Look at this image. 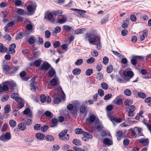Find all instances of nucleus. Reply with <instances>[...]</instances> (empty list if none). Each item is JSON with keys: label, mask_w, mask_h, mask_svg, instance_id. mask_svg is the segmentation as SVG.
Here are the masks:
<instances>
[{"label": "nucleus", "mask_w": 151, "mask_h": 151, "mask_svg": "<svg viewBox=\"0 0 151 151\" xmlns=\"http://www.w3.org/2000/svg\"><path fill=\"white\" fill-rule=\"evenodd\" d=\"M61 99L59 97H56L54 99L53 102L55 104H57L60 102Z\"/></svg>", "instance_id": "58"}, {"label": "nucleus", "mask_w": 151, "mask_h": 151, "mask_svg": "<svg viewBox=\"0 0 151 151\" xmlns=\"http://www.w3.org/2000/svg\"><path fill=\"white\" fill-rule=\"evenodd\" d=\"M142 130L141 128H139L137 127H135L131 129V132L132 135L136 137L137 134L139 133Z\"/></svg>", "instance_id": "9"}, {"label": "nucleus", "mask_w": 151, "mask_h": 151, "mask_svg": "<svg viewBox=\"0 0 151 151\" xmlns=\"http://www.w3.org/2000/svg\"><path fill=\"white\" fill-rule=\"evenodd\" d=\"M51 35V32L49 30H46L45 31V36L46 38H49Z\"/></svg>", "instance_id": "56"}, {"label": "nucleus", "mask_w": 151, "mask_h": 151, "mask_svg": "<svg viewBox=\"0 0 151 151\" xmlns=\"http://www.w3.org/2000/svg\"><path fill=\"white\" fill-rule=\"evenodd\" d=\"M133 102V101L132 100L129 99L125 101L124 104L126 106H129L132 105V104Z\"/></svg>", "instance_id": "37"}, {"label": "nucleus", "mask_w": 151, "mask_h": 151, "mask_svg": "<svg viewBox=\"0 0 151 151\" xmlns=\"http://www.w3.org/2000/svg\"><path fill=\"white\" fill-rule=\"evenodd\" d=\"M46 97L44 94H42L40 97V101L41 103H44L46 101Z\"/></svg>", "instance_id": "53"}, {"label": "nucleus", "mask_w": 151, "mask_h": 151, "mask_svg": "<svg viewBox=\"0 0 151 151\" xmlns=\"http://www.w3.org/2000/svg\"><path fill=\"white\" fill-rule=\"evenodd\" d=\"M73 10H77L80 16L83 17L84 14L86 12L85 11L77 9H74Z\"/></svg>", "instance_id": "40"}, {"label": "nucleus", "mask_w": 151, "mask_h": 151, "mask_svg": "<svg viewBox=\"0 0 151 151\" xmlns=\"http://www.w3.org/2000/svg\"><path fill=\"white\" fill-rule=\"evenodd\" d=\"M36 6L35 3L34 2H32L31 4L27 6V11L30 15L34 14L36 9Z\"/></svg>", "instance_id": "4"}, {"label": "nucleus", "mask_w": 151, "mask_h": 151, "mask_svg": "<svg viewBox=\"0 0 151 151\" xmlns=\"http://www.w3.org/2000/svg\"><path fill=\"white\" fill-rule=\"evenodd\" d=\"M50 65L47 62H44L40 67L41 70H47L51 67Z\"/></svg>", "instance_id": "8"}, {"label": "nucleus", "mask_w": 151, "mask_h": 151, "mask_svg": "<svg viewBox=\"0 0 151 151\" xmlns=\"http://www.w3.org/2000/svg\"><path fill=\"white\" fill-rule=\"evenodd\" d=\"M68 132L67 129H65L59 134V136L60 139L65 141H68L69 139V135L66 134Z\"/></svg>", "instance_id": "3"}, {"label": "nucleus", "mask_w": 151, "mask_h": 151, "mask_svg": "<svg viewBox=\"0 0 151 151\" xmlns=\"http://www.w3.org/2000/svg\"><path fill=\"white\" fill-rule=\"evenodd\" d=\"M8 86L12 90H13L14 89V87H15L16 85L15 83L13 81H7Z\"/></svg>", "instance_id": "24"}, {"label": "nucleus", "mask_w": 151, "mask_h": 151, "mask_svg": "<svg viewBox=\"0 0 151 151\" xmlns=\"http://www.w3.org/2000/svg\"><path fill=\"white\" fill-rule=\"evenodd\" d=\"M15 23V22L14 21H12L9 22L7 24H6L4 27V30L5 32H7L8 31V29L9 27L13 26Z\"/></svg>", "instance_id": "17"}, {"label": "nucleus", "mask_w": 151, "mask_h": 151, "mask_svg": "<svg viewBox=\"0 0 151 151\" xmlns=\"http://www.w3.org/2000/svg\"><path fill=\"white\" fill-rule=\"evenodd\" d=\"M113 69V67L112 65H109L107 67L106 72L108 73H110L112 71Z\"/></svg>", "instance_id": "50"}, {"label": "nucleus", "mask_w": 151, "mask_h": 151, "mask_svg": "<svg viewBox=\"0 0 151 151\" xmlns=\"http://www.w3.org/2000/svg\"><path fill=\"white\" fill-rule=\"evenodd\" d=\"M44 114L47 117L51 118L53 117L52 114V113L49 111H46Z\"/></svg>", "instance_id": "45"}, {"label": "nucleus", "mask_w": 151, "mask_h": 151, "mask_svg": "<svg viewBox=\"0 0 151 151\" xmlns=\"http://www.w3.org/2000/svg\"><path fill=\"white\" fill-rule=\"evenodd\" d=\"M49 76L50 77H52L55 76V70L52 67H51L50 70L48 72Z\"/></svg>", "instance_id": "25"}, {"label": "nucleus", "mask_w": 151, "mask_h": 151, "mask_svg": "<svg viewBox=\"0 0 151 151\" xmlns=\"http://www.w3.org/2000/svg\"><path fill=\"white\" fill-rule=\"evenodd\" d=\"M35 77H33L31 79V83H30V89L32 91H35L36 90V85L37 84L35 81Z\"/></svg>", "instance_id": "10"}, {"label": "nucleus", "mask_w": 151, "mask_h": 151, "mask_svg": "<svg viewBox=\"0 0 151 151\" xmlns=\"http://www.w3.org/2000/svg\"><path fill=\"white\" fill-rule=\"evenodd\" d=\"M136 108V107L134 105H132L129 107H128L125 109L126 111H127L129 109V111L134 112Z\"/></svg>", "instance_id": "39"}, {"label": "nucleus", "mask_w": 151, "mask_h": 151, "mask_svg": "<svg viewBox=\"0 0 151 151\" xmlns=\"http://www.w3.org/2000/svg\"><path fill=\"white\" fill-rule=\"evenodd\" d=\"M73 149L75 151H85V150L80 147H78L76 146H74L73 147Z\"/></svg>", "instance_id": "63"}, {"label": "nucleus", "mask_w": 151, "mask_h": 151, "mask_svg": "<svg viewBox=\"0 0 151 151\" xmlns=\"http://www.w3.org/2000/svg\"><path fill=\"white\" fill-rule=\"evenodd\" d=\"M98 94L100 96H102L104 95V92L103 90L101 89H99L98 91Z\"/></svg>", "instance_id": "61"}, {"label": "nucleus", "mask_w": 151, "mask_h": 151, "mask_svg": "<svg viewBox=\"0 0 151 151\" xmlns=\"http://www.w3.org/2000/svg\"><path fill=\"white\" fill-rule=\"evenodd\" d=\"M3 71L6 74L10 75L11 74L9 71L10 68L8 65H4L3 66Z\"/></svg>", "instance_id": "14"}, {"label": "nucleus", "mask_w": 151, "mask_h": 151, "mask_svg": "<svg viewBox=\"0 0 151 151\" xmlns=\"http://www.w3.org/2000/svg\"><path fill=\"white\" fill-rule=\"evenodd\" d=\"M122 131L121 130H119L117 132L116 136L118 140H120L122 138Z\"/></svg>", "instance_id": "34"}, {"label": "nucleus", "mask_w": 151, "mask_h": 151, "mask_svg": "<svg viewBox=\"0 0 151 151\" xmlns=\"http://www.w3.org/2000/svg\"><path fill=\"white\" fill-rule=\"evenodd\" d=\"M58 120L57 119L53 118L52 119V123L53 124V125L52 127H54L58 125Z\"/></svg>", "instance_id": "49"}, {"label": "nucleus", "mask_w": 151, "mask_h": 151, "mask_svg": "<svg viewBox=\"0 0 151 151\" xmlns=\"http://www.w3.org/2000/svg\"><path fill=\"white\" fill-rule=\"evenodd\" d=\"M41 125L40 124H35L34 126V129L36 130H38L41 129Z\"/></svg>", "instance_id": "55"}, {"label": "nucleus", "mask_w": 151, "mask_h": 151, "mask_svg": "<svg viewBox=\"0 0 151 151\" xmlns=\"http://www.w3.org/2000/svg\"><path fill=\"white\" fill-rule=\"evenodd\" d=\"M103 143L105 145L109 146L112 144V141L108 138H105L103 140Z\"/></svg>", "instance_id": "29"}, {"label": "nucleus", "mask_w": 151, "mask_h": 151, "mask_svg": "<svg viewBox=\"0 0 151 151\" xmlns=\"http://www.w3.org/2000/svg\"><path fill=\"white\" fill-rule=\"evenodd\" d=\"M96 119V117L95 115L92 114L89 117L88 120V122L89 123H93L95 121Z\"/></svg>", "instance_id": "26"}, {"label": "nucleus", "mask_w": 151, "mask_h": 151, "mask_svg": "<svg viewBox=\"0 0 151 151\" xmlns=\"http://www.w3.org/2000/svg\"><path fill=\"white\" fill-rule=\"evenodd\" d=\"M4 111L5 114H7L10 111L11 106L9 104L6 105L4 107Z\"/></svg>", "instance_id": "32"}, {"label": "nucleus", "mask_w": 151, "mask_h": 151, "mask_svg": "<svg viewBox=\"0 0 151 151\" xmlns=\"http://www.w3.org/2000/svg\"><path fill=\"white\" fill-rule=\"evenodd\" d=\"M50 83L52 86H55V89L58 92V95L59 96V93L62 95V97L63 99L65 98V95L62 91L61 87L58 85L59 84V79L56 76H55L54 78L51 79Z\"/></svg>", "instance_id": "1"}, {"label": "nucleus", "mask_w": 151, "mask_h": 151, "mask_svg": "<svg viewBox=\"0 0 151 151\" xmlns=\"http://www.w3.org/2000/svg\"><path fill=\"white\" fill-rule=\"evenodd\" d=\"M62 29L64 31L70 32L71 31L72 27L67 25H64L63 26Z\"/></svg>", "instance_id": "27"}, {"label": "nucleus", "mask_w": 151, "mask_h": 151, "mask_svg": "<svg viewBox=\"0 0 151 151\" xmlns=\"http://www.w3.org/2000/svg\"><path fill=\"white\" fill-rule=\"evenodd\" d=\"M10 126L11 127H14L16 125V122L13 119L10 120L9 121Z\"/></svg>", "instance_id": "43"}, {"label": "nucleus", "mask_w": 151, "mask_h": 151, "mask_svg": "<svg viewBox=\"0 0 151 151\" xmlns=\"http://www.w3.org/2000/svg\"><path fill=\"white\" fill-rule=\"evenodd\" d=\"M83 63V60L80 59L78 60L75 63V65L77 66H80Z\"/></svg>", "instance_id": "47"}, {"label": "nucleus", "mask_w": 151, "mask_h": 151, "mask_svg": "<svg viewBox=\"0 0 151 151\" xmlns=\"http://www.w3.org/2000/svg\"><path fill=\"white\" fill-rule=\"evenodd\" d=\"M18 127L19 129L21 131H24L27 128V127L25 124L21 123L18 124Z\"/></svg>", "instance_id": "23"}, {"label": "nucleus", "mask_w": 151, "mask_h": 151, "mask_svg": "<svg viewBox=\"0 0 151 151\" xmlns=\"http://www.w3.org/2000/svg\"><path fill=\"white\" fill-rule=\"evenodd\" d=\"M35 137L37 139L42 140L44 139L45 136L43 134L39 132L36 134Z\"/></svg>", "instance_id": "20"}, {"label": "nucleus", "mask_w": 151, "mask_h": 151, "mask_svg": "<svg viewBox=\"0 0 151 151\" xmlns=\"http://www.w3.org/2000/svg\"><path fill=\"white\" fill-rule=\"evenodd\" d=\"M124 75V76H128L130 78L133 77L134 76V74L132 71H124L123 73Z\"/></svg>", "instance_id": "19"}, {"label": "nucleus", "mask_w": 151, "mask_h": 151, "mask_svg": "<svg viewBox=\"0 0 151 151\" xmlns=\"http://www.w3.org/2000/svg\"><path fill=\"white\" fill-rule=\"evenodd\" d=\"M142 56L137 55L133 56L131 60V64L133 65H136L138 60L142 59Z\"/></svg>", "instance_id": "7"}, {"label": "nucleus", "mask_w": 151, "mask_h": 151, "mask_svg": "<svg viewBox=\"0 0 151 151\" xmlns=\"http://www.w3.org/2000/svg\"><path fill=\"white\" fill-rule=\"evenodd\" d=\"M23 114L27 115L29 118L32 117V112L29 108L25 109L23 111Z\"/></svg>", "instance_id": "16"}, {"label": "nucleus", "mask_w": 151, "mask_h": 151, "mask_svg": "<svg viewBox=\"0 0 151 151\" xmlns=\"http://www.w3.org/2000/svg\"><path fill=\"white\" fill-rule=\"evenodd\" d=\"M18 94L17 93H13L11 94V97L12 99H17L18 98Z\"/></svg>", "instance_id": "57"}, {"label": "nucleus", "mask_w": 151, "mask_h": 151, "mask_svg": "<svg viewBox=\"0 0 151 151\" xmlns=\"http://www.w3.org/2000/svg\"><path fill=\"white\" fill-rule=\"evenodd\" d=\"M109 62V58L107 57H104L103 58V63L105 65L107 64Z\"/></svg>", "instance_id": "59"}, {"label": "nucleus", "mask_w": 151, "mask_h": 151, "mask_svg": "<svg viewBox=\"0 0 151 151\" xmlns=\"http://www.w3.org/2000/svg\"><path fill=\"white\" fill-rule=\"evenodd\" d=\"M16 47V45L15 43H12L10 45L9 48V52L10 54L14 53H15V49Z\"/></svg>", "instance_id": "18"}, {"label": "nucleus", "mask_w": 151, "mask_h": 151, "mask_svg": "<svg viewBox=\"0 0 151 151\" xmlns=\"http://www.w3.org/2000/svg\"><path fill=\"white\" fill-rule=\"evenodd\" d=\"M52 13L55 16H60L63 14V11L59 10H54L53 11Z\"/></svg>", "instance_id": "28"}, {"label": "nucleus", "mask_w": 151, "mask_h": 151, "mask_svg": "<svg viewBox=\"0 0 151 151\" xmlns=\"http://www.w3.org/2000/svg\"><path fill=\"white\" fill-rule=\"evenodd\" d=\"M15 101L19 103L18 106L20 109L22 108L24 106V100L21 97H18L17 99H16Z\"/></svg>", "instance_id": "11"}, {"label": "nucleus", "mask_w": 151, "mask_h": 151, "mask_svg": "<svg viewBox=\"0 0 151 151\" xmlns=\"http://www.w3.org/2000/svg\"><path fill=\"white\" fill-rule=\"evenodd\" d=\"M95 60V58L91 57L87 60V63L88 64H91L94 63Z\"/></svg>", "instance_id": "46"}, {"label": "nucleus", "mask_w": 151, "mask_h": 151, "mask_svg": "<svg viewBox=\"0 0 151 151\" xmlns=\"http://www.w3.org/2000/svg\"><path fill=\"white\" fill-rule=\"evenodd\" d=\"M53 14L52 12L47 11L45 13L44 19L50 21L52 23H54L55 21L53 18Z\"/></svg>", "instance_id": "5"}, {"label": "nucleus", "mask_w": 151, "mask_h": 151, "mask_svg": "<svg viewBox=\"0 0 151 151\" xmlns=\"http://www.w3.org/2000/svg\"><path fill=\"white\" fill-rule=\"evenodd\" d=\"M45 138L47 141L50 142L53 141L55 139V138L53 136L50 135H47Z\"/></svg>", "instance_id": "38"}, {"label": "nucleus", "mask_w": 151, "mask_h": 151, "mask_svg": "<svg viewBox=\"0 0 151 151\" xmlns=\"http://www.w3.org/2000/svg\"><path fill=\"white\" fill-rule=\"evenodd\" d=\"M124 93L125 95L127 96H129L131 94V92L130 90L127 89L124 90Z\"/></svg>", "instance_id": "64"}, {"label": "nucleus", "mask_w": 151, "mask_h": 151, "mask_svg": "<svg viewBox=\"0 0 151 151\" xmlns=\"http://www.w3.org/2000/svg\"><path fill=\"white\" fill-rule=\"evenodd\" d=\"M86 38H88V41L90 43L94 45V43L96 40H99L100 39L99 37L95 35L94 34H91L90 33H87L86 34Z\"/></svg>", "instance_id": "2"}, {"label": "nucleus", "mask_w": 151, "mask_h": 151, "mask_svg": "<svg viewBox=\"0 0 151 151\" xmlns=\"http://www.w3.org/2000/svg\"><path fill=\"white\" fill-rule=\"evenodd\" d=\"M67 17L66 16L63 15V17L59 19L57 21V22L60 24H63L65 23L67 21Z\"/></svg>", "instance_id": "13"}, {"label": "nucleus", "mask_w": 151, "mask_h": 151, "mask_svg": "<svg viewBox=\"0 0 151 151\" xmlns=\"http://www.w3.org/2000/svg\"><path fill=\"white\" fill-rule=\"evenodd\" d=\"M138 96L142 98H145L146 97V94L142 92H139L138 93Z\"/></svg>", "instance_id": "60"}, {"label": "nucleus", "mask_w": 151, "mask_h": 151, "mask_svg": "<svg viewBox=\"0 0 151 151\" xmlns=\"http://www.w3.org/2000/svg\"><path fill=\"white\" fill-rule=\"evenodd\" d=\"M139 142H141L144 146L148 145L149 144V140L147 138H142L139 139Z\"/></svg>", "instance_id": "15"}, {"label": "nucleus", "mask_w": 151, "mask_h": 151, "mask_svg": "<svg viewBox=\"0 0 151 151\" xmlns=\"http://www.w3.org/2000/svg\"><path fill=\"white\" fill-rule=\"evenodd\" d=\"M11 138V134L9 132H7L4 135H2L0 137V140L3 142L7 141Z\"/></svg>", "instance_id": "6"}, {"label": "nucleus", "mask_w": 151, "mask_h": 151, "mask_svg": "<svg viewBox=\"0 0 151 151\" xmlns=\"http://www.w3.org/2000/svg\"><path fill=\"white\" fill-rule=\"evenodd\" d=\"M7 50V48L4 46L2 43H0V52L4 53L6 52Z\"/></svg>", "instance_id": "30"}, {"label": "nucleus", "mask_w": 151, "mask_h": 151, "mask_svg": "<svg viewBox=\"0 0 151 151\" xmlns=\"http://www.w3.org/2000/svg\"><path fill=\"white\" fill-rule=\"evenodd\" d=\"M93 73V70L91 69H88L85 72L86 75L87 76L91 75Z\"/></svg>", "instance_id": "48"}, {"label": "nucleus", "mask_w": 151, "mask_h": 151, "mask_svg": "<svg viewBox=\"0 0 151 151\" xmlns=\"http://www.w3.org/2000/svg\"><path fill=\"white\" fill-rule=\"evenodd\" d=\"M42 61L40 60H37L34 62V64L35 66L38 67L42 63Z\"/></svg>", "instance_id": "51"}, {"label": "nucleus", "mask_w": 151, "mask_h": 151, "mask_svg": "<svg viewBox=\"0 0 151 151\" xmlns=\"http://www.w3.org/2000/svg\"><path fill=\"white\" fill-rule=\"evenodd\" d=\"M101 86L102 88L105 90H106L108 88L107 84L104 82L102 83L101 84Z\"/></svg>", "instance_id": "54"}, {"label": "nucleus", "mask_w": 151, "mask_h": 151, "mask_svg": "<svg viewBox=\"0 0 151 151\" xmlns=\"http://www.w3.org/2000/svg\"><path fill=\"white\" fill-rule=\"evenodd\" d=\"M49 129V127L47 125H45L41 127V131L42 132H45L47 130Z\"/></svg>", "instance_id": "42"}, {"label": "nucleus", "mask_w": 151, "mask_h": 151, "mask_svg": "<svg viewBox=\"0 0 151 151\" xmlns=\"http://www.w3.org/2000/svg\"><path fill=\"white\" fill-rule=\"evenodd\" d=\"M122 103V99L119 96L117 97L113 101L114 104L119 105H121Z\"/></svg>", "instance_id": "21"}, {"label": "nucleus", "mask_w": 151, "mask_h": 151, "mask_svg": "<svg viewBox=\"0 0 151 151\" xmlns=\"http://www.w3.org/2000/svg\"><path fill=\"white\" fill-rule=\"evenodd\" d=\"M83 135L84 137L88 139H91L93 137L92 134L88 133L86 132H83Z\"/></svg>", "instance_id": "33"}, {"label": "nucleus", "mask_w": 151, "mask_h": 151, "mask_svg": "<svg viewBox=\"0 0 151 151\" xmlns=\"http://www.w3.org/2000/svg\"><path fill=\"white\" fill-rule=\"evenodd\" d=\"M75 132L77 134H81L83 133L84 132H83V130L80 128H77L75 130Z\"/></svg>", "instance_id": "52"}, {"label": "nucleus", "mask_w": 151, "mask_h": 151, "mask_svg": "<svg viewBox=\"0 0 151 151\" xmlns=\"http://www.w3.org/2000/svg\"><path fill=\"white\" fill-rule=\"evenodd\" d=\"M81 72V70L79 68H75L72 71L73 73L75 75H77L80 74Z\"/></svg>", "instance_id": "31"}, {"label": "nucleus", "mask_w": 151, "mask_h": 151, "mask_svg": "<svg viewBox=\"0 0 151 151\" xmlns=\"http://www.w3.org/2000/svg\"><path fill=\"white\" fill-rule=\"evenodd\" d=\"M28 41L30 44H32L34 43L35 42V37L33 36L30 37L28 39Z\"/></svg>", "instance_id": "44"}, {"label": "nucleus", "mask_w": 151, "mask_h": 151, "mask_svg": "<svg viewBox=\"0 0 151 151\" xmlns=\"http://www.w3.org/2000/svg\"><path fill=\"white\" fill-rule=\"evenodd\" d=\"M73 144L77 146H80L81 144V141L78 139H74L73 141Z\"/></svg>", "instance_id": "41"}, {"label": "nucleus", "mask_w": 151, "mask_h": 151, "mask_svg": "<svg viewBox=\"0 0 151 151\" xmlns=\"http://www.w3.org/2000/svg\"><path fill=\"white\" fill-rule=\"evenodd\" d=\"M85 31V28L78 29L75 30V33L76 34H80L84 33Z\"/></svg>", "instance_id": "35"}, {"label": "nucleus", "mask_w": 151, "mask_h": 151, "mask_svg": "<svg viewBox=\"0 0 151 151\" xmlns=\"http://www.w3.org/2000/svg\"><path fill=\"white\" fill-rule=\"evenodd\" d=\"M7 84V81H6L3 83V86L0 85V89L2 90V92L7 91L8 90L9 86Z\"/></svg>", "instance_id": "12"}, {"label": "nucleus", "mask_w": 151, "mask_h": 151, "mask_svg": "<svg viewBox=\"0 0 151 151\" xmlns=\"http://www.w3.org/2000/svg\"><path fill=\"white\" fill-rule=\"evenodd\" d=\"M109 118L110 120L112 122H115L117 123H120L122 122V119L120 118H114L113 116H109Z\"/></svg>", "instance_id": "22"}, {"label": "nucleus", "mask_w": 151, "mask_h": 151, "mask_svg": "<svg viewBox=\"0 0 151 151\" xmlns=\"http://www.w3.org/2000/svg\"><path fill=\"white\" fill-rule=\"evenodd\" d=\"M87 109L86 106L84 105H82L80 108V114H83L84 113Z\"/></svg>", "instance_id": "36"}, {"label": "nucleus", "mask_w": 151, "mask_h": 151, "mask_svg": "<svg viewBox=\"0 0 151 151\" xmlns=\"http://www.w3.org/2000/svg\"><path fill=\"white\" fill-rule=\"evenodd\" d=\"M60 42L58 41H56L53 43V46L55 48H56L60 46Z\"/></svg>", "instance_id": "62"}]
</instances>
